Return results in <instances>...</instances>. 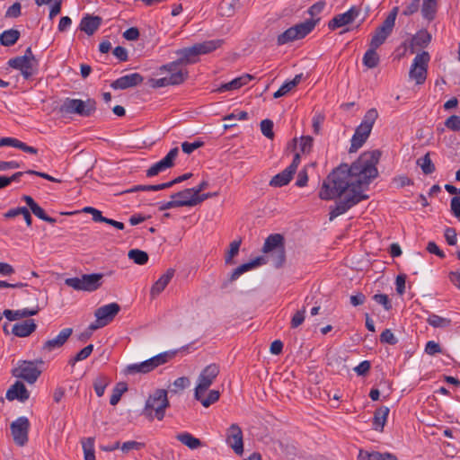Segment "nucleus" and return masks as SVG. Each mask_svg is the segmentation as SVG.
<instances>
[{
  "mask_svg": "<svg viewBox=\"0 0 460 460\" xmlns=\"http://www.w3.org/2000/svg\"><path fill=\"white\" fill-rule=\"evenodd\" d=\"M380 157L381 152L377 149L364 152L350 166L341 164L323 181L320 199L332 200L339 198L333 206H330V221L369 199L365 191L378 175L376 164Z\"/></svg>",
  "mask_w": 460,
  "mask_h": 460,
  "instance_id": "obj_1",
  "label": "nucleus"
},
{
  "mask_svg": "<svg viewBox=\"0 0 460 460\" xmlns=\"http://www.w3.org/2000/svg\"><path fill=\"white\" fill-rule=\"evenodd\" d=\"M221 44L222 40H207L196 43L191 47L177 49L175 54L178 57V62L182 66H187L197 63L199 60L200 55L208 54L216 50Z\"/></svg>",
  "mask_w": 460,
  "mask_h": 460,
  "instance_id": "obj_2",
  "label": "nucleus"
},
{
  "mask_svg": "<svg viewBox=\"0 0 460 460\" xmlns=\"http://www.w3.org/2000/svg\"><path fill=\"white\" fill-rule=\"evenodd\" d=\"M166 390L156 389L146 401L142 415L150 421L155 419L163 420L165 416V410L170 406Z\"/></svg>",
  "mask_w": 460,
  "mask_h": 460,
  "instance_id": "obj_3",
  "label": "nucleus"
},
{
  "mask_svg": "<svg viewBox=\"0 0 460 460\" xmlns=\"http://www.w3.org/2000/svg\"><path fill=\"white\" fill-rule=\"evenodd\" d=\"M97 102L94 99L88 98L85 101L81 99L66 98L58 108V112L62 117L78 115L88 118L93 115L97 109Z\"/></svg>",
  "mask_w": 460,
  "mask_h": 460,
  "instance_id": "obj_4",
  "label": "nucleus"
},
{
  "mask_svg": "<svg viewBox=\"0 0 460 460\" xmlns=\"http://www.w3.org/2000/svg\"><path fill=\"white\" fill-rule=\"evenodd\" d=\"M377 118L378 111L376 108H371L366 112L361 123L357 127L350 140V153L356 152L364 145L368 138Z\"/></svg>",
  "mask_w": 460,
  "mask_h": 460,
  "instance_id": "obj_5",
  "label": "nucleus"
},
{
  "mask_svg": "<svg viewBox=\"0 0 460 460\" xmlns=\"http://www.w3.org/2000/svg\"><path fill=\"white\" fill-rule=\"evenodd\" d=\"M262 252L264 253L271 252L274 266L276 268L282 267L286 261V251L283 235L280 234H270L264 242Z\"/></svg>",
  "mask_w": 460,
  "mask_h": 460,
  "instance_id": "obj_6",
  "label": "nucleus"
},
{
  "mask_svg": "<svg viewBox=\"0 0 460 460\" xmlns=\"http://www.w3.org/2000/svg\"><path fill=\"white\" fill-rule=\"evenodd\" d=\"M319 20V18H317V20L309 19L305 21L304 22L296 24L295 26L288 28V30H286L284 32L278 36V45H285L296 40L305 38L314 29Z\"/></svg>",
  "mask_w": 460,
  "mask_h": 460,
  "instance_id": "obj_7",
  "label": "nucleus"
},
{
  "mask_svg": "<svg viewBox=\"0 0 460 460\" xmlns=\"http://www.w3.org/2000/svg\"><path fill=\"white\" fill-rule=\"evenodd\" d=\"M103 275L102 273L84 274L81 278H68L65 284L75 290L93 292L102 285Z\"/></svg>",
  "mask_w": 460,
  "mask_h": 460,
  "instance_id": "obj_8",
  "label": "nucleus"
},
{
  "mask_svg": "<svg viewBox=\"0 0 460 460\" xmlns=\"http://www.w3.org/2000/svg\"><path fill=\"white\" fill-rule=\"evenodd\" d=\"M399 11V7H394L385 21L378 26L370 40L369 46L379 48L385 40L390 36L395 24V19Z\"/></svg>",
  "mask_w": 460,
  "mask_h": 460,
  "instance_id": "obj_9",
  "label": "nucleus"
},
{
  "mask_svg": "<svg viewBox=\"0 0 460 460\" xmlns=\"http://www.w3.org/2000/svg\"><path fill=\"white\" fill-rule=\"evenodd\" d=\"M429 59L430 56L427 51L417 54L414 58L409 71V76L417 84H423L425 83Z\"/></svg>",
  "mask_w": 460,
  "mask_h": 460,
  "instance_id": "obj_10",
  "label": "nucleus"
},
{
  "mask_svg": "<svg viewBox=\"0 0 460 460\" xmlns=\"http://www.w3.org/2000/svg\"><path fill=\"white\" fill-rule=\"evenodd\" d=\"M219 372V366L216 363L208 365L201 371L198 378V385L195 388L194 398H199L201 392H207L218 376Z\"/></svg>",
  "mask_w": 460,
  "mask_h": 460,
  "instance_id": "obj_11",
  "label": "nucleus"
},
{
  "mask_svg": "<svg viewBox=\"0 0 460 460\" xmlns=\"http://www.w3.org/2000/svg\"><path fill=\"white\" fill-rule=\"evenodd\" d=\"M9 66L21 71L24 79H30L38 72V60L36 58H13L8 61Z\"/></svg>",
  "mask_w": 460,
  "mask_h": 460,
  "instance_id": "obj_12",
  "label": "nucleus"
},
{
  "mask_svg": "<svg viewBox=\"0 0 460 460\" xmlns=\"http://www.w3.org/2000/svg\"><path fill=\"white\" fill-rule=\"evenodd\" d=\"M30 421L26 417H20L11 424V432L18 446H24L28 441Z\"/></svg>",
  "mask_w": 460,
  "mask_h": 460,
  "instance_id": "obj_13",
  "label": "nucleus"
},
{
  "mask_svg": "<svg viewBox=\"0 0 460 460\" xmlns=\"http://www.w3.org/2000/svg\"><path fill=\"white\" fill-rule=\"evenodd\" d=\"M178 153V147L172 148L163 159L154 164L146 170V176L154 177L165 171L166 169L172 167L174 165V160L177 157Z\"/></svg>",
  "mask_w": 460,
  "mask_h": 460,
  "instance_id": "obj_14",
  "label": "nucleus"
},
{
  "mask_svg": "<svg viewBox=\"0 0 460 460\" xmlns=\"http://www.w3.org/2000/svg\"><path fill=\"white\" fill-rule=\"evenodd\" d=\"M360 8L353 5L347 12L335 15L328 23L330 30L334 31L342 26L350 24L359 15Z\"/></svg>",
  "mask_w": 460,
  "mask_h": 460,
  "instance_id": "obj_15",
  "label": "nucleus"
},
{
  "mask_svg": "<svg viewBox=\"0 0 460 460\" xmlns=\"http://www.w3.org/2000/svg\"><path fill=\"white\" fill-rule=\"evenodd\" d=\"M40 373V370L37 368L32 361H22L13 371L15 376L25 380L29 384L36 382Z\"/></svg>",
  "mask_w": 460,
  "mask_h": 460,
  "instance_id": "obj_16",
  "label": "nucleus"
},
{
  "mask_svg": "<svg viewBox=\"0 0 460 460\" xmlns=\"http://www.w3.org/2000/svg\"><path fill=\"white\" fill-rule=\"evenodd\" d=\"M73 333L72 328H65L59 332V333L52 339L47 340L41 346L40 350L43 353H50L56 349H58L64 346L69 337Z\"/></svg>",
  "mask_w": 460,
  "mask_h": 460,
  "instance_id": "obj_17",
  "label": "nucleus"
},
{
  "mask_svg": "<svg viewBox=\"0 0 460 460\" xmlns=\"http://www.w3.org/2000/svg\"><path fill=\"white\" fill-rule=\"evenodd\" d=\"M226 443L233 448L235 454L243 452V431L239 425L233 423L226 430Z\"/></svg>",
  "mask_w": 460,
  "mask_h": 460,
  "instance_id": "obj_18",
  "label": "nucleus"
},
{
  "mask_svg": "<svg viewBox=\"0 0 460 460\" xmlns=\"http://www.w3.org/2000/svg\"><path fill=\"white\" fill-rule=\"evenodd\" d=\"M120 311V305L117 303H111L102 305L95 310L94 315L102 323L104 326L108 325Z\"/></svg>",
  "mask_w": 460,
  "mask_h": 460,
  "instance_id": "obj_19",
  "label": "nucleus"
},
{
  "mask_svg": "<svg viewBox=\"0 0 460 460\" xmlns=\"http://www.w3.org/2000/svg\"><path fill=\"white\" fill-rule=\"evenodd\" d=\"M192 343L182 346L180 349H173V350H168L162 353H159L158 355H155L150 358L147 359L150 370L153 371L159 366H162L167 362H169L171 359H172L177 353L181 351H186L191 347Z\"/></svg>",
  "mask_w": 460,
  "mask_h": 460,
  "instance_id": "obj_20",
  "label": "nucleus"
},
{
  "mask_svg": "<svg viewBox=\"0 0 460 460\" xmlns=\"http://www.w3.org/2000/svg\"><path fill=\"white\" fill-rule=\"evenodd\" d=\"M144 77L139 73H133L123 75L111 84V87L114 90H124L140 84Z\"/></svg>",
  "mask_w": 460,
  "mask_h": 460,
  "instance_id": "obj_21",
  "label": "nucleus"
},
{
  "mask_svg": "<svg viewBox=\"0 0 460 460\" xmlns=\"http://www.w3.org/2000/svg\"><path fill=\"white\" fill-rule=\"evenodd\" d=\"M5 397L9 401L18 400L25 402L30 397V393L24 384L16 381L6 392Z\"/></svg>",
  "mask_w": 460,
  "mask_h": 460,
  "instance_id": "obj_22",
  "label": "nucleus"
},
{
  "mask_svg": "<svg viewBox=\"0 0 460 460\" xmlns=\"http://www.w3.org/2000/svg\"><path fill=\"white\" fill-rule=\"evenodd\" d=\"M37 329L33 319H27L22 323H15L12 328V333L17 337L24 338L30 336Z\"/></svg>",
  "mask_w": 460,
  "mask_h": 460,
  "instance_id": "obj_23",
  "label": "nucleus"
},
{
  "mask_svg": "<svg viewBox=\"0 0 460 460\" xmlns=\"http://www.w3.org/2000/svg\"><path fill=\"white\" fill-rule=\"evenodd\" d=\"M175 270L172 268L168 269L164 274H163L152 286L150 290V296L152 298L156 297L162 293L166 286L170 283L174 276Z\"/></svg>",
  "mask_w": 460,
  "mask_h": 460,
  "instance_id": "obj_24",
  "label": "nucleus"
},
{
  "mask_svg": "<svg viewBox=\"0 0 460 460\" xmlns=\"http://www.w3.org/2000/svg\"><path fill=\"white\" fill-rule=\"evenodd\" d=\"M40 310V306L37 305L34 308H23L20 310H10L5 309L3 312V314L8 321H15L22 318H28L31 316L36 315Z\"/></svg>",
  "mask_w": 460,
  "mask_h": 460,
  "instance_id": "obj_25",
  "label": "nucleus"
},
{
  "mask_svg": "<svg viewBox=\"0 0 460 460\" xmlns=\"http://www.w3.org/2000/svg\"><path fill=\"white\" fill-rule=\"evenodd\" d=\"M264 263H265V259L262 256L257 257L249 262L243 263L233 270V272L231 273V275L229 277L228 281L233 282V281L236 280L244 272L251 270L254 269L255 267L261 266Z\"/></svg>",
  "mask_w": 460,
  "mask_h": 460,
  "instance_id": "obj_26",
  "label": "nucleus"
},
{
  "mask_svg": "<svg viewBox=\"0 0 460 460\" xmlns=\"http://www.w3.org/2000/svg\"><path fill=\"white\" fill-rule=\"evenodd\" d=\"M22 200L26 202V204L29 206L31 212L40 219L48 222L49 224H55L57 222V219L51 217H49L44 209L37 203L35 200L28 195L22 196Z\"/></svg>",
  "mask_w": 460,
  "mask_h": 460,
  "instance_id": "obj_27",
  "label": "nucleus"
},
{
  "mask_svg": "<svg viewBox=\"0 0 460 460\" xmlns=\"http://www.w3.org/2000/svg\"><path fill=\"white\" fill-rule=\"evenodd\" d=\"M1 146H13L31 155L38 154L36 147L28 146L26 143L14 137H5L0 138V147Z\"/></svg>",
  "mask_w": 460,
  "mask_h": 460,
  "instance_id": "obj_28",
  "label": "nucleus"
},
{
  "mask_svg": "<svg viewBox=\"0 0 460 460\" xmlns=\"http://www.w3.org/2000/svg\"><path fill=\"white\" fill-rule=\"evenodd\" d=\"M252 78V75L249 74L243 75L239 77L233 79L228 83L222 84L216 91L218 93H224L239 89L242 86L247 84Z\"/></svg>",
  "mask_w": 460,
  "mask_h": 460,
  "instance_id": "obj_29",
  "label": "nucleus"
},
{
  "mask_svg": "<svg viewBox=\"0 0 460 460\" xmlns=\"http://www.w3.org/2000/svg\"><path fill=\"white\" fill-rule=\"evenodd\" d=\"M102 18L99 16H93L86 14L80 22V30L88 35H93L100 27Z\"/></svg>",
  "mask_w": 460,
  "mask_h": 460,
  "instance_id": "obj_30",
  "label": "nucleus"
},
{
  "mask_svg": "<svg viewBox=\"0 0 460 460\" xmlns=\"http://www.w3.org/2000/svg\"><path fill=\"white\" fill-rule=\"evenodd\" d=\"M171 199H175L176 202H182L181 207H194L197 205L196 197L190 188L172 194Z\"/></svg>",
  "mask_w": 460,
  "mask_h": 460,
  "instance_id": "obj_31",
  "label": "nucleus"
},
{
  "mask_svg": "<svg viewBox=\"0 0 460 460\" xmlns=\"http://www.w3.org/2000/svg\"><path fill=\"white\" fill-rule=\"evenodd\" d=\"M389 411L390 410L386 406H381L375 411L372 423L373 429L375 430L380 432L384 430V427L386 423Z\"/></svg>",
  "mask_w": 460,
  "mask_h": 460,
  "instance_id": "obj_32",
  "label": "nucleus"
},
{
  "mask_svg": "<svg viewBox=\"0 0 460 460\" xmlns=\"http://www.w3.org/2000/svg\"><path fill=\"white\" fill-rule=\"evenodd\" d=\"M294 174L295 173L292 172L291 170L286 168L271 178L270 181V186L275 188L286 186L290 182Z\"/></svg>",
  "mask_w": 460,
  "mask_h": 460,
  "instance_id": "obj_33",
  "label": "nucleus"
},
{
  "mask_svg": "<svg viewBox=\"0 0 460 460\" xmlns=\"http://www.w3.org/2000/svg\"><path fill=\"white\" fill-rule=\"evenodd\" d=\"M438 11V0H423L421 5L422 17L431 22L435 19Z\"/></svg>",
  "mask_w": 460,
  "mask_h": 460,
  "instance_id": "obj_34",
  "label": "nucleus"
},
{
  "mask_svg": "<svg viewBox=\"0 0 460 460\" xmlns=\"http://www.w3.org/2000/svg\"><path fill=\"white\" fill-rule=\"evenodd\" d=\"M376 49L372 46H369V49L365 52L362 62L363 65L367 68H375L379 65L380 58L376 53Z\"/></svg>",
  "mask_w": 460,
  "mask_h": 460,
  "instance_id": "obj_35",
  "label": "nucleus"
},
{
  "mask_svg": "<svg viewBox=\"0 0 460 460\" xmlns=\"http://www.w3.org/2000/svg\"><path fill=\"white\" fill-rule=\"evenodd\" d=\"M20 38V31L15 29H10L0 34V43L5 47L14 45Z\"/></svg>",
  "mask_w": 460,
  "mask_h": 460,
  "instance_id": "obj_36",
  "label": "nucleus"
},
{
  "mask_svg": "<svg viewBox=\"0 0 460 460\" xmlns=\"http://www.w3.org/2000/svg\"><path fill=\"white\" fill-rule=\"evenodd\" d=\"M178 441L188 447L190 449H197L202 442L189 432H182L176 436Z\"/></svg>",
  "mask_w": 460,
  "mask_h": 460,
  "instance_id": "obj_37",
  "label": "nucleus"
},
{
  "mask_svg": "<svg viewBox=\"0 0 460 460\" xmlns=\"http://www.w3.org/2000/svg\"><path fill=\"white\" fill-rule=\"evenodd\" d=\"M150 372L147 359L140 363L128 365L124 369L125 375L147 374Z\"/></svg>",
  "mask_w": 460,
  "mask_h": 460,
  "instance_id": "obj_38",
  "label": "nucleus"
},
{
  "mask_svg": "<svg viewBox=\"0 0 460 460\" xmlns=\"http://www.w3.org/2000/svg\"><path fill=\"white\" fill-rule=\"evenodd\" d=\"M431 40V35L426 31L422 30L418 31L411 39L412 47L425 48Z\"/></svg>",
  "mask_w": 460,
  "mask_h": 460,
  "instance_id": "obj_39",
  "label": "nucleus"
},
{
  "mask_svg": "<svg viewBox=\"0 0 460 460\" xmlns=\"http://www.w3.org/2000/svg\"><path fill=\"white\" fill-rule=\"evenodd\" d=\"M206 392H201L199 398H195L197 401L200 402L201 404L208 408L211 404L215 403L219 400L220 393L217 390H210L208 392V396H205Z\"/></svg>",
  "mask_w": 460,
  "mask_h": 460,
  "instance_id": "obj_40",
  "label": "nucleus"
},
{
  "mask_svg": "<svg viewBox=\"0 0 460 460\" xmlns=\"http://www.w3.org/2000/svg\"><path fill=\"white\" fill-rule=\"evenodd\" d=\"M416 163L421 168L424 174H431L436 170L429 153L420 157Z\"/></svg>",
  "mask_w": 460,
  "mask_h": 460,
  "instance_id": "obj_41",
  "label": "nucleus"
},
{
  "mask_svg": "<svg viewBox=\"0 0 460 460\" xmlns=\"http://www.w3.org/2000/svg\"><path fill=\"white\" fill-rule=\"evenodd\" d=\"M427 323L434 328H447L450 326L451 320L448 318L441 317L435 314H431L427 318Z\"/></svg>",
  "mask_w": 460,
  "mask_h": 460,
  "instance_id": "obj_42",
  "label": "nucleus"
},
{
  "mask_svg": "<svg viewBox=\"0 0 460 460\" xmlns=\"http://www.w3.org/2000/svg\"><path fill=\"white\" fill-rule=\"evenodd\" d=\"M110 384V378L106 376L101 375L97 376L93 382V388L98 397H102L104 394L106 387Z\"/></svg>",
  "mask_w": 460,
  "mask_h": 460,
  "instance_id": "obj_43",
  "label": "nucleus"
},
{
  "mask_svg": "<svg viewBox=\"0 0 460 460\" xmlns=\"http://www.w3.org/2000/svg\"><path fill=\"white\" fill-rule=\"evenodd\" d=\"M238 0H223L219 4V12L222 16L230 17L234 13Z\"/></svg>",
  "mask_w": 460,
  "mask_h": 460,
  "instance_id": "obj_44",
  "label": "nucleus"
},
{
  "mask_svg": "<svg viewBox=\"0 0 460 460\" xmlns=\"http://www.w3.org/2000/svg\"><path fill=\"white\" fill-rule=\"evenodd\" d=\"M128 256L130 260H132L136 264L145 265L148 261V254L138 249H132L128 252Z\"/></svg>",
  "mask_w": 460,
  "mask_h": 460,
  "instance_id": "obj_45",
  "label": "nucleus"
},
{
  "mask_svg": "<svg viewBox=\"0 0 460 460\" xmlns=\"http://www.w3.org/2000/svg\"><path fill=\"white\" fill-rule=\"evenodd\" d=\"M128 390V385L126 383H118L116 386L112 390V394L110 398L111 405H116L119 402L122 394Z\"/></svg>",
  "mask_w": 460,
  "mask_h": 460,
  "instance_id": "obj_46",
  "label": "nucleus"
},
{
  "mask_svg": "<svg viewBox=\"0 0 460 460\" xmlns=\"http://www.w3.org/2000/svg\"><path fill=\"white\" fill-rule=\"evenodd\" d=\"M190 384V381L186 376H181L174 380V382L169 386V392L171 394H178L183 391Z\"/></svg>",
  "mask_w": 460,
  "mask_h": 460,
  "instance_id": "obj_47",
  "label": "nucleus"
},
{
  "mask_svg": "<svg viewBox=\"0 0 460 460\" xmlns=\"http://www.w3.org/2000/svg\"><path fill=\"white\" fill-rule=\"evenodd\" d=\"M189 76V72L187 69H182L181 71L173 72L167 76L169 83L171 85H179L185 82V80Z\"/></svg>",
  "mask_w": 460,
  "mask_h": 460,
  "instance_id": "obj_48",
  "label": "nucleus"
},
{
  "mask_svg": "<svg viewBox=\"0 0 460 460\" xmlns=\"http://www.w3.org/2000/svg\"><path fill=\"white\" fill-rule=\"evenodd\" d=\"M242 243V240H234L229 245V250L225 257V262L226 264H233L234 263V257H235L240 250V246Z\"/></svg>",
  "mask_w": 460,
  "mask_h": 460,
  "instance_id": "obj_49",
  "label": "nucleus"
},
{
  "mask_svg": "<svg viewBox=\"0 0 460 460\" xmlns=\"http://www.w3.org/2000/svg\"><path fill=\"white\" fill-rule=\"evenodd\" d=\"M83 449L84 460H95L94 439L93 438H88L83 442Z\"/></svg>",
  "mask_w": 460,
  "mask_h": 460,
  "instance_id": "obj_50",
  "label": "nucleus"
},
{
  "mask_svg": "<svg viewBox=\"0 0 460 460\" xmlns=\"http://www.w3.org/2000/svg\"><path fill=\"white\" fill-rule=\"evenodd\" d=\"M314 146V138L311 136H302L299 139L300 151L304 155L311 153Z\"/></svg>",
  "mask_w": 460,
  "mask_h": 460,
  "instance_id": "obj_51",
  "label": "nucleus"
},
{
  "mask_svg": "<svg viewBox=\"0 0 460 460\" xmlns=\"http://www.w3.org/2000/svg\"><path fill=\"white\" fill-rule=\"evenodd\" d=\"M261 133L270 139H272L274 137V132H273V122L270 119H263L261 122Z\"/></svg>",
  "mask_w": 460,
  "mask_h": 460,
  "instance_id": "obj_52",
  "label": "nucleus"
},
{
  "mask_svg": "<svg viewBox=\"0 0 460 460\" xmlns=\"http://www.w3.org/2000/svg\"><path fill=\"white\" fill-rule=\"evenodd\" d=\"M145 446L146 445L143 442H137V441H134V440H129V441L124 442L120 446V449L122 450L123 453L127 454L130 450H140V449L144 448Z\"/></svg>",
  "mask_w": 460,
  "mask_h": 460,
  "instance_id": "obj_53",
  "label": "nucleus"
},
{
  "mask_svg": "<svg viewBox=\"0 0 460 460\" xmlns=\"http://www.w3.org/2000/svg\"><path fill=\"white\" fill-rule=\"evenodd\" d=\"M382 456L381 452L372 451L369 452L367 450L359 449L358 455V460H380Z\"/></svg>",
  "mask_w": 460,
  "mask_h": 460,
  "instance_id": "obj_54",
  "label": "nucleus"
},
{
  "mask_svg": "<svg viewBox=\"0 0 460 460\" xmlns=\"http://www.w3.org/2000/svg\"><path fill=\"white\" fill-rule=\"evenodd\" d=\"M372 298L376 304L381 305L386 311L392 309V303L387 295L376 294L372 296Z\"/></svg>",
  "mask_w": 460,
  "mask_h": 460,
  "instance_id": "obj_55",
  "label": "nucleus"
},
{
  "mask_svg": "<svg viewBox=\"0 0 460 460\" xmlns=\"http://www.w3.org/2000/svg\"><path fill=\"white\" fill-rule=\"evenodd\" d=\"M380 342L395 345L398 342V339L394 335L390 329H385L380 334Z\"/></svg>",
  "mask_w": 460,
  "mask_h": 460,
  "instance_id": "obj_56",
  "label": "nucleus"
},
{
  "mask_svg": "<svg viewBox=\"0 0 460 460\" xmlns=\"http://www.w3.org/2000/svg\"><path fill=\"white\" fill-rule=\"evenodd\" d=\"M444 124L446 128L452 131H460V116L451 115Z\"/></svg>",
  "mask_w": 460,
  "mask_h": 460,
  "instance_id": "obj_57",
  "label": "nucleus"
},
{
  "mask_svg": "<svg viewBox=\"0 0 460 460\" xmlns=\"http://www.w3.org/2000/svg\"><path fill=\"white\" fill-rule=\"evenodd\" d=\"M305 318V308L304 307L303 309L296 311V314L293 315L290 322L291 328L296 329L298 326H300L304 323Z\"/></svg>",
  "mask_w": 460,
  "mask_h": 460,
  "instance_id": "obj_58",
  "label": "nucleus"
},
{
  "mask_svg": "<svg viewBox=\"0 0 460 460\" xmlns=\"http://www.w3.org/2000/svg\"><path fill=\"white\" fill-rule=\"evenodd\" d=\"M83 211L91 214L94 222L105 223L106 217L102 216L101 210L93 207H85Z\"/></svg>",
  "mask_w": 460,
  "mask_h": 460,
  "instance_id": "obj_59",
  "label": "nucleus"
},
{
  "mask_svg": "<svg viewBox=\"0 0 460 460\" xmlns=\"http://www.w3.org/2000/svg\"><path fill=\"white\" fill-rule=\"evenodd\" d=\"M203 146H204V142L200 141V140H197L192 143L185 141L181 144V149L185 154L190 155L192 152H194L196 149H198Z\"/></svg>",
  "mask_w": 460,
  "mask_h": 460,
  "instance_id": "obj_60",
  "label": "nucleus"
},
{
  "mask_svg": "<svg viewBox=\"0 0 460 460\" xmlns=\"http://www.w3.org/2000/svg\"><path fill=\"white\" fill-rule=\"evenodd\" d=\"M420 6V0H412L410 4H406L402 11L404 16H411L417 13Z\"/></svg>",
  "mask_w": 460,
  "mask_h": 460,
  "instance_id": "obj_61",
  "label": "nucleus"
},
{
  "mask_svg": "<svg viewBox=\"0 0 460 460\" xmlns=\"http://www.w3.org/2000/svg\"><path fill=\"white\" fill-rule=\"evenodd\" d=\"M93 350V344L85 346L84 349H82L79 352L75 354V356L74 357V361H82L86 359L92 354Z\"/></svg>",
  "mask_w": 460,
  "mask_h": 460,
  "instance_id": "obj_62",
  "label": "nucleus"
},
{
  "mask_svg": "<svg viewBox=\"0 0 460 460\" xmlns=\"http://www.w3.org/2000/svg\"><path fill=\"white\" fill-rule=\"evenodd\" d=\"M325 4L324 1H318L309 7L308 13L311 15L313 20H314V17L323 11Z\"/></svg>",
  "mask_w": 460,
  "mask_h": 460,
  "instance_id": "obj_63",
  "label": "nucleus"
},
{
  "mask_svg": "<svg viewBox=\"0 0 460 460\" xmlns=\"http://www.w3.org/2000/svg\"><path fill=\"white\" fill-rule=\"evenodd\" d=\"M450 207L451 212L460 220V198L458 196H455L451 199Z\"/></svg>",
  "mask_w": 460,
  "mask_h": 460,
  "instance_id": "obj_64",
  "label": "nucleus"
}]
</instances>
